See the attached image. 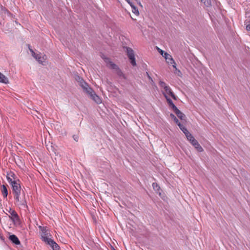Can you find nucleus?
<instances>
[{
    "label": "nucleus",
    "mask_w": 250,
    "mask_h": 250,
    "mask_svg": "<svg viewBox=\"0 0 250 250\" xmlns=\"http://www.w3.org/2000/svg\"><path fill=\"white\" fill-rule=\"evenodd\" d=\"M13 195L15 205L21 208H27L25 193L23 191Z\"/></svg>",
    "instance_id": "1"
},
{
    "label": "nucleus",
    "mask_w": 250,
    "mask_h": 250,
    "mask_svg": "<svg viewBox=\"0 0 250 250\" xmlns=\"http://www.w3.org/2000/svg\"><path fill=\"white\" fill-rule=\"evenodd\" d=\"M159 84L160 86L164 89V91H162V93L165 97V95L168 97L170 96L174 100H177V97L173 92L170 87L165 82L160 81L159 82Z\"/></svg>",
    "instance_id": "2"
},
{
    "label": "nucleus",
    "mask_w": 250,
    "mask_h": 250,
    "mask_svg": "<svg viewBox=\"0 0 250 250\" xmlns=\"http://www.w3.org/2000/svg\"><path fill=\"white\" fill-rule=\"evenodd\" d=\"M40 230L41 231V239L42 241L47 243L52 238L50 237L51 235L49 233L48 229L45 227L40 226L39 227Z\"/></svg>",
    "instance_id": "3"
},
{
    "label": "nucleus",
    "mask_w": 250,
    "mask_h": 250,
    "mask_svg": "<svg viewBox=\"0 0 250 250\" xmlns=\"http://www.w3.org/2000/svg\"><path fill=\"white\" fill-rule=\"evenodd\" d=\"M125 48L126 49V52L127 57L130 61V63L133 66H136V63L134 51L132 50V48L128 47H125Z\"/></svg>",
    "instance_id": "4"
},
{
    "label": "nucleus",
    "mask_w": 250,
    "mask_h": 250,
    "mask_svg": "<svg viewBox=\"0 0 250 250\" xmlns=\"http://www.w3.org/2000/svg\"><path fill=\"white\" fill-rule=\"evenodd\" d=\"M12 188V191L13 195L16 193L22 192L21 186L20 185V181L17 179V181L13 182V184L11 185Z\"/></svg>",
    "instance_id": "5"
},
{
    "label": "nucleus",
    "mask_w": 250,
    "mask_h": 250,
    "mask_svg": "<svg viewBox=\"0 0 250 250\" xmlns=\"http://www.w3.org/2000/svg\"><path fill=\"white\" fill-rule=\"evenodd\" d=\"M30 52L32 53V56L37 60L38 61L41 63H43V62L46 59V56L45 55H41V54H36L34 51L30 48V46H28Z\"/></svg>",
    "instance_id": "6"
},
{
    "label": "nucleus",
    "mask_w": 250,
    "mask_h": 250,
    "mask_svg": "<svg viewBox=\"0 0 250 250\" xmlns=\"http://www.w3.org/2000/svg\"><path fill=\"white\" fill-rule=\"evenodd\" d=\"M79 82L81 86L85 91L87 93L89 92H91L92 89L90 87L88 84L85 82L83 79L79 77Z\"/></svg>",
    "instance_id": "7"
},
{
    "label": "nucleus",
    "mask_w": 250,
    "mask_h": 250,
    "mask_svg": "<svg viewBox=\"0 0 250 250\" xmlns=\"http://www.w3.org/2000/svg\"><path fill=\"white\" fill-rule=\"evenodd\" d=\"M163 57L165 58L168 64H171L174 68L177 69L176 66V64L174 60L173 59L172 56L170 54H168L167 53H165V55L163 56Z\"/></svg>",
    "instance_id": "8"
},
{
    "label": "nucleus",
    "mask_w": 250,
    "mask_h": 250,
    "mask_svg": "<svg viewBox=\"0 0 250 250\" xmlns=\"http://www.w3.org/2000/svg\"><path fill=\"white\" fill-rule=\"evenodd\" d=\"M88 94L90 95L92 100H94L97 104H99L102 103L101 98L95 94L93 89L92 90L91 92H89Z\"/></svg>",
    "instance_id": "9"
},
{
    "label": "nucleus",
    "mask_w": 250,
    "mask_h": 250,
    "mask_svg": "<svg viewBox=\"0 0 250 250\" xmlns=\"http://www.w3.org/2000/svg\"><path fill=\"white\" fill-rule=\"evenodd\" d=\"M46 244L50 245L53 250H59L60 247L59 245L52 239L49 240Z\"/></svg>",
    "instance_id": "10"
},
{
    "label": "nucleus",
    "mask_w": 250,
    "mask_h": 250,
    "mask_svg": "<svg viewBox=\"0 0 250 250\" xmlns=\"http://www.w3.org/2000/svg\"><path fill=\"white\" fill-rule=\"evenodd\" d=\"M9 212L10 214V216L9 217L12 220L15 221L19 219L18 215L14 210L10 209Z\"/></svg>",
    "instance_id": "11"
},
{
    "label": "nucleus",
    "mask_w": 250,
    "mask_h": 250,
    "mask_svg": "<svg viewBox=\"0 0 250 250\" xmlns=\"http://www.w3.org/2000/svg\"><path fill=\"white\" fill-rule=\"evenodd\" d=\"M0 190L4 199H6L8 195V190L5 185H2L0 186Z\"/></svg>",
    "instance_id": "12"
},
{
    "label": "nucleus",
    "mask_w": 250,
    "mask_h": 250,
    "mask_svg": "<svg viewBox=\"0 0 250 250\" xmlns=\"http://www.w3.org/2000/svg\"><path fill=\"white\" fill-rule=\"evenodd\" d=\"M14 176L15 175L13 172H10L7 175V181L10 185L12 184L13 182L17 181V180L15 179Z\"/></svg>",
    "instance_id": "13"
},
{
    "label": "nucleus",
    "mask_w": 250,
    "mask_h": 250,
    "mask_svg": "<svg viewBox=\"0 0 250 250\" xmlns=\"http://www.w3.org/2000/svg\"><path fill=\"white\" fill-rule=\"evenodd\" d=\"M9 239L15 245H20V241L18 238L14 234L10 235Z\"/></svg>",
    "instance_id": "14"
},
{
    "label": "nucleus",
    "mask_w": 250,
    "mask_h": 250,
    "mask_svg": "<svg viewBox=\"0 0 250 250\" xmlns=\"http://www.w3.org/2000/svg\"><path fill=\"white\" fill-rule=\"evenodd\" d=\"M186 136L187 139L190 142V143L192 145H193L195 142H196L197 140L194 138V137L190 132H189L188 133H187Z\"/></svg>",
    "instance_id": "15"
},
{
    "label": "nucleus",
    "mask_w": 250,
    "mask_h": 250,
    "mask_svg": "<svg viewBox=\"0 0 250 250\" xmlns=\"http://www.w3.org/2000/svg\"><path fill=\"white\" fill-rule=\"evenodd\" d=\"M175 113L177 115V116L181 120H184L185 118V115L181 112L177 107L175 108L174 110Z\"/></svg>",
    "instance_id": "16"
},
{
    "label": "nucleus",
    "mask_w": 250,
    "mask_h": 250,
    "mask_svg": "<svg viewBox=\"0 0 250 250\" xmlns=\"http://www.w3.org/2000/svg\"><path fill=\"white\" fill-rule=\"evenodd\" d=\"M0 83L5 84L9 83V80L8 78L1 72H0Z\"/></svg>",
    "instance_id": "17"
},
{
    "label": "nucleus",
    "mask_w": 250,
    "mask_h": 250,
    "mask_svg": "<svg viewBox=\"0 0 250 250\" xmlns=\"http://www.w3.org/2000/svg\"><path fill=\"white\" fill-rule=\"evenodd\" d=\"M165 98L167 99V101L168 103L169 106L172 108L173 110H174L175 108H177V107L174 105V104L173 103L172 101L169 98V97L166 96V95H165Z\"/></svg>",
    "instance_id": "18"
},
{
    "label": "nucleus",
    "mask_w": 250,
    "mask_h": 250,
    "mask_svg": "<svg viewBox=\"0 0 250 250\" xmlns=\"http://www.w3.org/2000/svg\"><path fill=\"white\" fill-rule=\"evenodd\" d=\"M192 145L194 146L195 149H196L198 151H203L204 149L203 147L200 146V145L199 144L197 141H196V142H195Z\"/></svg>",
    "instance_id": "19"
},
{
    "label": "nucleus",
    "mask_w": 250,
    "mask_h": 250,
    "mask_svg": "<svg viewBox=\"0 0 250 250\" xmlns=\"http://www.w3.org/2000/svg\"><path fill=\"white\" fill-rule=\"evenodd\" d=\"M152 187L153 189L156 191L157 193H159V195H161V193L159 192L160 190V187L157 183H152Z\"/></svg>",
    "instance_id": "20"
},
{
    "label": "nucleus",
    "mask_w": 250,
    "mask_h": 250,
    "mask_svg": "<svg viewBox=\"0 0 250 250\" xmlns=\"http://www.w3.org/2000/svg\"><path fill=\"white\" fill-rule=\"evenodd\" d=\"M178 125L179 126L180 129L184 132L185 135H186L187 133H188L189 132L188 129L181 123H179Z\"/></svg>",
    "instance_id": "21"
},
{
    "label": "nucleus",
    "mask_w": 250,
    "mask_h": 250,
    "mask_svg": "<svg viewBox=\"0 0 250 250\" xmlns=\"http://www.w3.org/2000/svg\"><path fill=\"white\" fill-rule=\"evenodd\" d=\"M108 64L111 69H114L115 71L119 68L116 64L112 62L109 61Z\"/></svg>",
    "instance_id": "22"
},
{
    "label": "nucleus",
    "mask_w": 250,
    "mask_h": 250,
    "mask_svg": "<svg viewBox=\"0 0 250 250\" xmlns=\"http://www.w3.org/2000/svg\"><path fill=\"white\" fill-rule=\"evenodd\" d=\"M132 8V12L136 15H138L139 14V12L138 8L135 7L133 4L131 5Z\"/></svg>",
    "instance_id": "23"
},
{
    "label": "nucleus",
    "mask_w": 250,
    "mask_h": 250,
    "mask_svg": "<svg viewBox=\"0 0 250 250\" xmlns=\"http://www.w3.org/2000/svg\"><path fill=\"white\" fill-rule=\"evenodd\" d=\"M116 73L119 76L123 77L125 79V75L119 68H118V69L116 70Z\"/></svg>",
    "instance_id": "24"
},
{
    "label": "nucleus",
    "mask_w": 250,
    "mask_h": 250,
    "mask_svg": "<svg viewBox=\"0 0 250 250\" xmlns=\"http://www.w3.org/2000/svg\"><path fill=\"white\" fill-rule=\"evenodd\" d=\"M170 117L171 118L174 120V122L178 125L179 123H180L179 121V120L177 119V118L173 115V114H170Z\"/></svg>",
    "instance_id": "25"
},
{
    "label": "nucleus",
    "mask_w": 250,
    "mask_h": 250,
    "mask_svg": "<svg viewBox=\"0 0 250 250\" xmlns=\"http://www.w3.org/2000/svg\"><path fill=\"white\" fill-rule=\"evenodd\" d=\"M201 1L206 5L208 6L210 5V0H201Z\"/></svg>",
    "instance_id": "26"
},
{
    "label": "nucleus",
    "mask_w": 250,
    "mask_h": 250,
    "mask_svg": "<svg viewBox=\"0 0 250 250\" xmlns=\"http://www.w3.org/2000/svg\"><path fill=\"white\" fill-rule=\"evenodd\" d=\"M73 138L74 139V140L76 141V142H78V140H79V136L77 135H74L73 136Z\"/></svg>",
    "instance_id": "27"
},
{
    "label": "nucleus",
    "mask_w": 250,
    "mask_h": 250,
    "mask_svg": "<svg viewBox=\"0 0 250 250\" xmlns=\"http://www.w3.org/2000/svg\"><path fill=\"white\" fill-rule=\"evenodd\" d=\"M158 50L159 52L160 53V54L163 56L165 55V53H166L164 51L160 49V48H158Z\"/></svg>",
    "instance_id": "28"
},
{
    "label": "nucleus",
    "mask_w": 250,
    "mask_h": 250,
    "mask_svg": "<svg viewBox=\"0 0 250 250\" xmlns=\"http://www.w3.org/2000/svg\"><path fill=\"white\" fill-rule=\"evenodd\" d=\"M246 29L248 31H250V23L247 25Z\"/></svg>",
    "instance_id": "29"
},
{
    "label": "nucleus",
    "mask_w": 250,
    "mask_h": 250,
    "mask_svg": "<svg viewBox=\"0 0 250 250\" xmlns=\"http://www.w3.org/2000/svg\"><path fill=\"white\" fill-rule=\"evenodd\" d=\"M131 6V5L133 4V3L130 1V0H125Z\"/></svg>",
    "instance_id": "30"
},
{
    "label": "nucleus",
    "mask_w": 250,
    "mask_h": 250,
    "mask_svg": "<svg viewBox=\"0 0 250 250\" xmlns=\"http://www.w3.org/2000/svg\"><path fill=\"white\" fill-rule=\"evenodd\" d=\"M147 75L148 76V78H149V79L150 80H151L152 82H153L152 78H151V77L149 75V74L147 73Z\"/></svg>",
    "instance_id": "31"
}]
</instances>
